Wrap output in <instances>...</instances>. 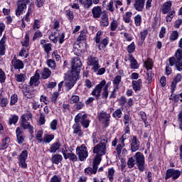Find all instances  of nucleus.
Returning <instances> with one entry per match:
<instances>
[{
    "instance_id": "obj_42",
    "label": "nucleus",
    "mask_w": 182,
    "mask_h": 182,
    "mask_svg": "<svg viewBox=\"0 0 182 182\" xmlns=\"http://www.w3.org/2000/svg\"><path fill=\"white\" fill-rule=\"evenodd\" d=\"M144 67L148 71L153 69V61L151 60V59H148L146 61L144 62Z\"/></svg>"
},
{
    "instance_id": "obj_7",
    "label": "nucleus",
    "mask_w": 182,
    "mask_h": 182,
    "mask_svg": "<svg viewBox=\"0 0 182 182\" xmlns=\"http://www.w3.org/2000/svg\"><path fill=\"white\" fill-rule=\"evenodd\" d=\"M107 144V138L103 136L101 138L100 143L97 144L93 149V153L97 156H105L106 154V146Z\"/></svg>"
},
{
    "instance_id": "obj_9",
    "label": "nucleus",
    "mask_w": 182,
    "mask_h": 182,
    "mask_svg": "<svg viewBox=\"0 0 182 182\" xmlns=\"http://www.w3.org/2000/svg\"><path fill=\"white\" fill-rule=\"evenodd\" d=\"M134 159H135V160H136L135 162L136 163V166H137L139 171H141V172L144 171V170H145V167H144L145 158H144V155L143 154V153L136 152L134 155Z\"/></svg>"
},
{
    "instance_id": "obj_4",
    "label": "nucleus",
    "mask_w": 182,
    "mask_h": 182,
    "mask_svg": "<svg viewBox=\"0 0 182 182\" xmlns=\"http://www.w3.org/2000/svg\"><path fill=\"white\" fill-rule=\"evenodd\" d=\"M26 5H28V12L31 14L35 5L33 0H20L17 3V9L16 10V16H21L26 11Z\"/></svg>"
},
{
    "instance_id": "obj_33",
    "label": "nucleus",
    "mask_w": 182,
    "mask_h": 182,
    "mask_svg": "<svg viewBox=\"0 0 182 182\" xmlns=\"http://www.w3.org/2000/svg\"><path fill=\"white\" fill-rule=\"evenodd\" d=\"M50 75H52V71H50L49 68H45L43 70L41 77L43 79H49V77H50Z\"/></svg>"
},
{
    "instance_id": "obj_39",
    "label": "nucleus",
    "mask_w": 182,
    "mask_h": 182,
    "mask_svg": "<svg viewBox=\"0 0 182 182\" xmlns=\"http://www.w3.org/2000/svg\"><path fill=\"white\" fill-rule=\"evenodd\" d=\"M133 15V13L131 11H128L126 12L125 14L123 16V21L126 23H130V21L132 18V16Z\"/></svg>"
},
{
    "instance_id": "obj_30",
    "label": "nucleus",
    "mask_w": 182,
    "mask_h": 182,
    "mask_svg": "<svg viewBox=\"0 0 182 182\" xmlns=\"http://www.w3.org/2000/svg\"><path fill=\"white\" fill-rule=\"evenodd\" d=\"M120 82H122V75H120L115 76L112 80L114 87L117 89V90H119V85H120Z\"/></svg>"
},
{
    "instance_id": "obj_31",
    "label": "nucleus",
    "mask_w": 182,
    "mask_h": 182,
    "mask_svg": "<svg viewBox=\"0 0 182 182\" xmlns=\"http://www.w3.org/2000/svg\"><path fill=\"white\" fill-rule=\"evenodd\" d=\"M78 2L83 5L85 9H89L93 5L92 0H78Z\"/></svg>"
},
{
    "instance_id": "obj_27",
    "label": "nucleus",
    "mask_w": 182,
    "mask_h": 182,
    "mask_svg": "<svg viewBox=\"0 0 182 182\" xmlns=\"http://www.w3.org/2000/svg\"><path fill=\"white\" fill-rule=\"evenodd\" d=\"M6 42V37L4 36L0 41V55L4 56L5 55V43Z\"/></svg>"
},
{
    "instance_id": "obj_22",
    "label": "nucleus",
    "mask_w": 182,
    "mask_h": 182,
    "mask_svg": "<svg viewBox=\"0 0 182 182\" xmlns=\"http://www.w3.org/2000/svg\"><path fill=\"white\" fill-rule=\"evenodd\" d=\"M180 82H181V75L177 74L171 85V93H174L176 87H177V84Z\"/></svg>"
},
{
    "instance_id": "obj_49",
    "label": "nucleus",
    "mask_w": 182,
    "mask_h": 182,
    "mask_svg": "<svg viewBox=\"0 0 182 182\" xmlns=\"http://www.w3.org/2000/svg\"><path fill=\"white\" fill-rule=\"evenodd\" d=\"M127 52L128 53H134V50H136V45L134 44V42H132L131 44H129L127 46Z\"/></svg>"
},
{
    "instance_id": "obj_23",
    "label": "nucleus",
    "mask_w": 182,
    "mask_h": 182,
    "mask_svg": "<svg viewBox=\"0 0 182 182\" xmlns=\"http://www.w3.org/2000/svg\"><path fill=\"white\" fill-rule=\"evenodd\" d=\"M62 160H63V156L59 154H55L51 157V161L53 164H59Z\"/></svg>"
},
{
    "instance_id": "obj_45",
    "label": "nucleus",
    "mask_w": 182,
    "mask_h": 182,
    "mask_svg": "<svg viewBox=\"0 0 182 182\" xmlns=\"http://www.w3.org/2000/svg\"><path fill=\"white\" fill-rule=\"evenodd\" d=\"M130 122H132V118H130V114H125L124 115L123 122L125 126H129Z\"/></svg>"
},
{
    "instance_id": "obj_57",
    "label": "nucleus",
    "mask_w": 182,
    "mask_h": 182,
    "mask_svg": "<svg viewBox=\"0 0 182 182\" xmlns=\"http://www.w3.org/2000/svg\"><path fill=\"white\" fill-rule=\"evenodd\" d=\"M129 139V136H127V134H124L122 135V136L119 138V141L121 144H123V146H126V144L124 141Z\"/></svg>"
},
{
    "instance_id": "obj_63",
    "label": "nucleus",
    "mask_w": 182,
    "mask_h": 182,
    "mask_svg": "<svg viewBox=\"0 0 182 182\" xmlns=\"http://www.w3.org/2000/svg\"><path fill=\"white\" fill-rule=\"evenodd\" d=\"M117 21L113 20L112 22L110 23V29L112 31H116V29H117Z\"/></svg>"
},
{
    "instance_id": "obj_54",
    "label": "nucleus",
    "mask_w": 182,
    "mask_h": 182,
    "mask_svg": "<svg viewBox=\"0 0 182 182\" xmlns=\"http://www.w3.org/2000/svg\"><path fill=\"white\" fill-rule=\"evenodd\" d=\"M77 41L79 42H82V41H86V30H82L77 38Z\"/></svg>"
},
{
    "instance_id": "obj_35",
    "label": "nucleus",
    "mask_w": 182,
    "mask_h": 182,
    "mask_svg": "<svg viewBox=\"0 0 182 182\" xmlns=\"http://www.w3.org/2000/svg\"><path fill=\"white\" fill-rule=\"evenodd\" d=\"M101 16V24L102 26H109V16L107 14H104Z\"/></svg>"
},
{
    "instance_id": "obj_19",
    "label": "nucleus",
    "mask_w": 182,
    "mask_h": 182,
    "mask_svg": "<svg viewBox=\"0 0 182 182\" xmlns=\"http://www.w3.org/2000/svg\"><path fill=\"white\" fill-rule=\"evenodd\" d=\"M140 147V141L137 139V136H134L131 142V150L133 153L137 151Z\"/></svg>"
},
{
    "instance_id": "obj_5",
    "label": "nucleus",
    "mask_w": 182,
    "mask_h": 182,
    "mask_svg": "<svg viewBox=\"0 0 182 182\" xmlns=\"http://www.w3.org/2000/svg\"><path fill=\"white\" fill-rule=\"evenodd\" d=\"M171 66H176L177 70L182 72V49L178 48L175 54V58L172 57L168 59Z\"/></svg>"
},
{
    "instance_id": "obj_10",
    "label": "nucleus",
    "mask_w": 182,
    "mask_h": 182,
    "mask_svg": "<svg viewBox=\"0 0 182 182\" xmlns=\"http://www.w3.org/2000/svg\"><path fill=\"white\" fill-rule=\"evenodd\" d=\"M71 73H77V75L79 76V73H80V69L82 68V61L79 57L73 58L71 61Z\"/></svg>"
},
{
    "instance_id": "obj_17",
    "label": "nucleus",
    "mask_w": 182,
    "mask_h": 182,
    "mask_svg": "<svg viewBox=\"0 0 182 182\" xmlns=\"http://www.w3.org/2000/svg\"><path fill=\"white\" fill-rule=\"evenodd\" d=\"M98 120L100 123H108L110 122V115L107 112L102 111L98 114Z\"/></svg>"
},
{
    "instance_id": "obj_25",
    "label": "nucleus",
    "mask_w": 182,
    "mask_h": 182,
    "mask_svg": "<svg viewBox=\"0 0 182 182\" xmlns=\"http://www.w3.org/2000/svg\"><path fill=\"white\" fill-rule=\"evenodd\" d=\"M129 60L130 62L129 66L132 69H139V63L132 55H129Z\"/></svg>"
},
{
    "instance_id": "obj_11",
    "label": "nucleus",
    "mask_w": 182,
    "mask_h": 182,
    "mask_svg": "<svg viewBox=\"0 0 182 182\" xmlns=\"http://www.w3.org/2000/svg\"><path fill=\"white\" fill-rule=\"evenodd\" d=\"M76 154L78 155L80 161H85L87 159V156H89L86 146L82 144L80 146H77L76 148Z\"/></svg>"
},
{
    "instance_id": "obj_28",
    "label": "nucleus",
    "mask_w": 182,
    "mask_h": 182,
    "mask_svg": "<svg viewBox=\"0 0 182 182\" xmlns=\"http://www.w3.org/2000/svg\"><path fill=\"white\" fill-rule=\"evenodd\" d=\"M99 43L100 44L98 46V48L100 50H105V48H106V46L109 45V38L106 37L105 38L100 41Z\"/></svg>"
},
{
    "instance_id": "obj_47",
    "label": "nucleus",
    "mask_w": 182,
    "mask_h": 182,
    "mask_svg": "<svg viewBox=\"0 0 182 182\" xmlns=\"http://www.w3.org/2000/svg\"><path fill=\"white\" fill-rule=\"evenodd\" d=\"M19 119V117L17 115H13L9 118V124H16L18 123V120Z\"/></svg>"
},
{
    "instance_id": "obj_1",
    "label": "nucleus",
    "mask_w": 182,
    "mask_h": 182,
    "mask_svg": "<svg viewBox=\"0 0 182 182\" xmlns=\"http://www.w3.org/2000/svg\"><path fill=\"white\" fill-rule=\"evenodd\" d=\"M75 124L73 126V134H78L79 136H82V129H80V124L83 126L85 129L89 127V124H90V120L87 119V114L79 113L75 117ZM80 123V124H79Z\"/></svg>"
},
{
    "instance_id": "obj_32",
    "label": "nucleus",
    "mask_w": 182,
    "mask_h": 182,
    "mask_svg": "<svg viewBox=\"0 0 182 182\" xmlns=\"http://www.w3.org/2000/svg\"><path fill=\"white\" fill-rule=\"evenodd\" d=\"M171 1H167L162 6V13L166 15L171 9Z\"/></svg>"
},
{
    "instance_id": "obj_46",
    "label": "nucleus",
    "mask_w": 182,
    "mask_h": 182,
    "mask_svg": "<svg viewBox=\"0 0 182 182\" xmlns=\"http://www.w3.org/2000/svg\"><path fill=\"white\" fill-rule=\"evenodd\" d=\"M65 16H67V18L70 22H73V19L75 18V16L73 15V11H71L70 10L66 11Z\"/></svg>"
},
{
    "instance_id": "obj_2",
    "label": "nucleus",
    "mask_w": 182,
    "mask_h": 182,
    "mask_svg": "<svg viewBox=\"0 0 182 182\" xmlns=\"http://www.w3.org/2000/svg\"><path fill=\"white\" fill-rule=\"evenodd\" d=\"M109 86H110L109 83L106 85V80H102L92 90V96H95L96 99H99L100 97V93H102V90L103 89L102 99H107L109 97Z\"/></svg>"
},
{
    "instance_id": "obj_52",
    "label": "nucleus",
    "mask_w": 182,
    "mask_h": 182,
    "mask_svg": "<svg viewBox=\"0 0 182 182\" xmlns=\"http://www.w3.org/2000/svg\"><path fill=\"white\" fill-rule=\"evenodd\" d=\"M42 136H43V132L38 131L36 135V139L38 143H42V141H43V139H42Z\"/></svg>"
},
{
    "instance_id": "obj_44",
    "label": "nucleus",
    "mask_w": 182,
    "mask_h": 182,
    "mask_svg": "<svg viewBox=\"0 0 182 182\" xmlns=\"http://www.w3.org/2000/svg\"><path fill=\"white\" fill-rule=\"evenodd\" d=\"M55 139V136L54 135H51V134H45L44 137L43 139V141H44V143H50V141Z\"/></svg>"
},
{
    "instance_id": "obj_50",
    "label": "nucleus",
    "mask_w": 182,
    "mask_h": 182,
    "mask_svg": "<svg viewBox=\"0 0 182 182\" xmlns=\"http://www.w3.org/2000/svg\"><path fill=\"white\" fill-rule=\"evenodd\" d=\"M114 4H116V1L114 0H111L109 1V4L107 6L108 11L110 12H114Z\"/></svg>"
},
{
    "instance_id": "obj_15",
    "label": "nucleus",
    "mask_w": 182,
    "mask_h": 182,
    "mask_svg": "<svg viewBox=\"0 0 182 182\" xmlns=\"http://www.w3.org/2000/svg\"><path fill=\"white\" fill-rule=\"evenodd\" d=\"M16 136L17 139V142L19 144H22L25 141V133H23V130L21 129V127H17L16 129Z\"/></svg>"
},
{
    "instance_id": "obj_61",
    "label": "nucleus",
    "mask_w": 182,
    "mask_h": 182,
    "mask_svg": "<svg viewBox=\"0 0 182 182\" xmlns=\"http://www.w3.org/2000/svg\"><path fill=\"white\" fill-rule=\"evenodd\" d=\"M16 102H18V95H16V94L12 95L11 97V102H10L11 106H14V105H15Z\"/></svg>"
},
{
    "instance_id": "obj_3",
    "label": "nucleus",
    "mask_w": 182,
    "mask_h": 182,
    "mask_svg": "<svg viewBox=\"0 0 182 182\" xmlns=\"http://www.w3.org/2000/svg\"><path fill=\"white\" fill-rule=\"evenodd\" d=\"M87 65L91 66V70L96 75H102L106 73V68H101L99 63V58L92 55H90L87 58Z\"/></svg>"
},
{
    "instance_id": "obj_24",
    "label": "nucleus",
    "mask_w": 182,
    "mask_h": 182,
    "mask_svg": "<svg viewBox=\"0 0 182 182\" xmlns=\"http://www.w3.org/2000/svg\"><path fill=\"white\" fill-rule=\"evenodd\" d=\"M97 173V168L92 165V167H88L85 169V176H93Z\"/></svg>"
},
{
    "instance_id": "obj_51",
    "label": "nucleus",
    "mask_w": 182,
    "mask_h": 182,
    "mask_svg": "<svg viewBox=\"0 0 182 182\" xmlns=\"http://www.w3.org/2000/svg\"><path fill=\"white\" fill-rule=\"evenodd\" d=\"M122 114H123V112H122V109L119 108L113 112L112 117L120 119L122 117Z\"/></svg>"
},
{
    "instance_id": "obj_53",
    "label": "nucleus",
    "mask_w": 182,
    "mask_h": 182,
    "mask_svg": "<svg viewBox=\"0 0 182 182\" xmlns=\"http://www.w3.org/2000/svg\"><path fill=\"white\" fill-rule=\"evenodd\" d=\"M47 65L48 68H50V69H52L53 70H55L56 68V63L52 59L48 60Z\"/></svg>"
},
{
    "instance_id": "obj_34",
    "label": "nucleus",
    "mask_w": 182,
    "mask_h": 182,
    "mask_svg": "<svg viewBox=\"0 0 182 182\" xmlns=\"http://www.w3.org/2000/svg\"><path fill=\"white\" fill-rule=\"evenodd\" d=\"M15 79H16V82L22 83V82H25V80H26V75H25L23 73L16 74Z\"/></svg>"
},
{
    "instance_id": "obj_14",
    "label": "nucleus",
    "mask_w": 182,
    "mask_h": 182,
    "mask_svg": "<svg viewBox=\"0 0 182 182\" xmlns=\"http://www.w3.org/2000/svg\"><path fill=\"white\" fill-rule=\"evenodd\" d=\"M11 65L14 67V69L16 70H21L25 68V64L23 62L19 59H17L16 57H14L11 60Z\"/></svg>"
},
{
    "instance_id": "obj_36",
    "label": "nucleus",
    "mask_w": 182,
    "mask_h": 182,
    "mask_svg": "<svg viewBox=\"0 0 182 182\" xmlns=\"http://www.w3.org/2000/svg\"><path fill=\"white\" fill-rule=\"evenodd\" d=\"M114 173H116V171H114V168L108 169L107 177L109 178V181L111 182H113V181L114 180Z\"/></svg>"
},
{
    "instance_id": "obj_60",
    "label": "nucleus",
    "mask_w": 182,
    "mask_h": 182,
    "mask_svg": "<svg viewBox=\"0 0 182 182\" xmlns=\"http://www.w3.org/2000/svg\"><path fill=\"white\" fill-rule=\"evenodd\" d=\"M123 147H125V146H123V144H122L121 142L120 144H118L117 145L116 151L118 156H120L122 154V150H123Z\"/></svg>"
},
{
    "instance_id": "obj_6",
    "label": "nucleus",
    "mask_w": 182,
    "mask_h": 182,
    "mask_svg": "<svg viewBox=\"0 0 182 182\" xmlns=\"http://www.w3.org/2000/svg\"><path fill=\"white\" fill-rule=\"evenodd\" d=\"M31 119H32V114L31 112L23 114L21 116L20 126L23 130H28L30 134H32L33 133V126L31 125V123L28 122Z\"/></svg>"
},
{
    "instance_id": "obj_26",
    "label": "nucleus",
    "mask_w": 182,
    "mask_h": 182,
    "mask_svg": "<svg viewBox=\"0 0 182 182\" xmlns=\"http://www.w3.org/2000/svg\"><path fill=\"white\" fill-rule=\"evenodd\" d=\"M22 93L24 95L27 99H31L32 97V94L31 93V90L28 85H23L21 88Z\"/></svg>"
},
{
    "instance_id": "obj_43",
    "label": "nucleus",
    "mask_w": 182,
    "mask_h": 182,
    "mask_svg": "<svg viewBox=\"0 0 182 182\" xmlns=\"http://www.w3.org/2000/svg\"><path fill=\"white\" fill-rule=\"evenodd\" d=\"M135 26H141V15L138 14L134 18Z\"/></svg>"
},
{
    "instance_id": "obj_55",
    "label": "nucleus",
    "mask_w": 182,
    "mask_h": 182,
    "mask_svg": "<svg viewBox=\"0 0 182 182\" xmlns=\"http://www.w3.org/2000/svg\"><path fill=\"white\" fill-rule=\"evenodd\" d=\"M121 35H124V38L127 42L133 41V36L129 33H121Z\"/></svg>"
},
{
    "instance_id": "obj_41",
    "label": "nucleus",
    "mask_w": 182,
    "mask_h": 182,
    "mask_svg": "<svg viewBox=\"0 0 182 182\" xmlns=\"http://www.w3.org/2000/svg\"><path fill=\"white\" fill-rule=\"evenodd\" d=\"M136 164L134 156L130 157L127 161L128 168H133L134 166Z\"/></svg>"
},
{
    "instance_id": "obj_56",
    "label": "nucleus",
    "mask_w": 182,
    "mask_h": 182,
    "mask_svg": "<svg viewBox=\"0 0 182 182\" xmlns=\"http://www.w3.org/2000/svg\"><path fill=\"white\" fill-rule=\"evenodd\" d=\"M5 80H6V75H5V72L0 68V83H5Z\"/></svg>"
},
{
    "instance_id": "obj_16",
    "label": "nucleus",
    "mask_w": 182,
    "mask_h": 182,
    "mask_svg": "<svg viewBox=\"0 0 182 182\" xmlns=\"http://www.w3.org/2000/svg\"><path fill=\"white\" fill-rule=\"evenodd\" d=\"M92 14V18L95 19H99V18L102 17L103 11H102V7L100 6H96L93 7L91 10Z\"/></svg>"
},
{
    "instance_id": "obj_18",
    "label": "nucleus",
    "mask_w": 182,
    "mask_h": 182,
    "mask_svg": "<svg viewBox=\"0 0 182 182\" xmlns=\"http://www.w3.org/2000/svg\"><path fill=\"white\" fill-rule=\"evenodd\" d=\"M39 79H41V75L39 70L36 71L35 75L31 77L30 85L31 86H38L39 85Z\"/></svg>"
},
{
    "instance_id": "obj_21",
    "label": "nucleus",
    "mask_w": 182,
    "mask_h": 182,
    "mask_svg": "<svg viewBox=\"0 0 182 182\" xmlns=\"http://www.w3.org/2000/svg\"><path fill=\"white\" fill-rule=\"evenodd\" d=\"M145 3H146V0H135L134 6L136 11H138L139 12H141V11L144 9Z\"/></svg>"
},
{
    "instance_id": "obj_20",
    "label": "nucleus",
    "mask_w": 182,
    "mask_h": 182,
    "mask_svg": "<svg viewBox=\"0 0 182 182\" xmlns=\"http://www.w3.org/2000/svg\"><path fill=\"white\" fill-rule=\"evenodd\" d=\"M142 85L143 80H141V79H139L138 80H132V89L134 90V92L140 91Z\"/></svg>"
},
{
    "instance_id": "obj_40",
    "label": "nucleus",
    "mask_w": 182,
    "mask_h": 182,
    "mask_svg": "<svg viewBox=\"0 0 182 182\" xmlns=\"http://www.w3.org/2000/svg\"><path fill=\"white\" fill-rule=\"evenodd\" d=\"M100 161H102V156L100 155H96L95 158L93 161V166L96 167V168H98L99 164H100Z\"/></svg>"
},
{
    "instance_id": "obj_64",
    "label": "nucleus",
    "mask_w": 182,
    "mask_h": 182,
    "mask_svg": "<svg viewBox=\"0 0 182 182\" xmlns=\"http://www.w3.org/2000/svg\"><path fill=\"white\" fill-rule=\"evenodd\" d=\"M50 182H62V178L60 177L54 175L50 180Z\"/></svg>"
},
{
    "instance_id": "obj_59",
    "label": "nucleus",
    "mask_w": 182,
    "mask_h": 182,
    "mask_svg": "<svg viewBox=\"0 0 182 182\" xmlns=\"http://www.w3.org/2000/svg\"><path fill=\"white\" fill-rule=\"evenodd\" d=\"M176 14L174 11H169L166 16V22H171L173 18V15Z\"/></svg>"
},
{
    "instance_id": "obj_13",
    "label": "nucleus",
    "mask_w": 182,
    "mask_h": 182,
    "mask_svg": "<svg viewBox=\"0 0 182 182\" xmlns=\"http://www.w3.org/2000/svg\"><path fill=\"white\" fill-rule=\"evenodd\" d=\"M26 159H28V151L24 150L21 152L18 158L19 166H21V168H26L28 167Z\"/></svg>"
},
{
    "instance_id": "obj_29",
    "label": "nucleus",
    "mask_w": 182,
    "mask_h": 182,
    "mask_svg": "<svg viewBox=\"0 0 182 182\" xmlns=\"http://www.w3.org/2000/svg\"><path fill=\"white\" fill-rule=\"evenodd\" d=\"M61 146L59 141L54 142L50 146V153H56V151L60 149Z\"/></svg>"
},
{
    "instance_id": "obj_12",
    "label": "nucleus",
    "mask_w": 182,
    "mask_h": 182,
    "mask_svg": "<svg viewBox=\"0 0 182 182\" xmlns=\"http://www.w3.org/2000/svg\"><path fill=\"white\" fill-rule=\"evenodd\" d=\"M180 176H181V171L180 170L168 168L166 172L165 180H168V178L177 180Z\"/></svg>"
},
{
    "instance_id": "obj_38",
    "label": "nucleus",
    "mask_w": 182,
    "mask_h": 182,
    "mask_svg": "<svg viewBox=\"0 0 182 182\" xmlns=\"http://www.w3.org/2000/svg\"><path fill=\"white\" fill-rule=\"evenodd\" d=\"M177 39H178V31H172L169 36V41L171 42H174V41H177Z\"/></svg>"
},
{
    "instance_id": "obj_8",
    "label": "nucleus",
    "mask_w": 182,
    "mask_h": 182,
    "mask_svg": "<svg viewBox=\"0 0 182 182\" xmlns=\"http://www.w3.org/2000/svg\"><path fill=\"white\" fill-rule=\"evenodd\" d=\"M79 75L77 73H70V74L66 75L65 80V86L66 87L67 92H69L73 86H75V83H76V80H77Z\"/></svg>"
},
{
    "instance_id": "obj_37",
    "label": "nucleus",
    "mask_w": 182,
    "mask_h": 182,
    "mask_svg": "<svg viewBox=\"0 0 182 182\" xmlns=\"http://www.w3.org/2000/svg\"><path fill=\"white\" fill-rule=\"evenodd\" d=\"M68 159H69L70 161H73V163L77 161V156H76V154H73L72 151L68 153L67 158H65V160H68Z\"/></svg>"
},
{
    "instance_id": "obj_58",
    "label": "nucleus",
    "mask_w": 182,
    "mask_h": 182,
    "mask_svg": "<svg viewBox=\"0 0 182 182\" xmlns=\"http://www.w3.org/2000/svg\"><path fill=\"white\" fill-rule=\"evenodd\" d=\"M43 47L45 50V52L47 54H49L50 50H52V44H50V43L44 44Z\"/></svg>"
},
{
    "instance_id": "obj_48",
    "label": "nucleus",
    "mask_w": 182,
    "mask_h": 182,
    "mask_svg": "<svg viewBox=\"0 0 182 182\" xmlns=\"http://www.w3.org/2000/svg\"><path fill=\"white\" fill-rule=\"evenodd\" d=\"M80 100V98L78 95H73L70 99L69 100V102L71 105H75V103H77Z\"/></svg>"
},
{
    "instance_id": "obj_62",
    "label": "nucleus",
    "mask_w": 182,
    "mask_h": 182,
    "mask_svg": "<svg viewBox=\"0 0 182 182\" xmlns=\"http://www.w3.org/2000/svg\"><path fill=\"white\" fill-rule=\"evenodd\" d=\"M50 127L51 130H56L58 127V120L53 119L50 124Z\"/></svg>"
}]
</instances>
